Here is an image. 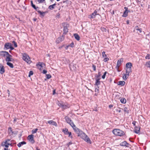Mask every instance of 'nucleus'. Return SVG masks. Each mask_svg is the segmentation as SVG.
<instances>
[{
    "label": "nucleus",
    "instance_id": "09e8293b",
    "mask_svg": "<svg viewBox=\"0 0 150 150\" xmlns=\"http://www.w3.org/2000/svg\"><path fill=\"white\" fill-rule=\"evenodd\" d=\"M109 60V59L108 58H107L106 57H105V59H104V62H106Z\"/></svg>",
    "mask_w": 150,
    "mask_h": 150
},
{
    "label": "nucleus",
    "instance_id": "5fc2aeb1",
    "mask_svg": "<svg viewBox=\"0 0 150 150\" xmlns=\"http://www.w3.org/2000/svg\"><path fill=\"white\" fill-rule=\"evenodd\" d=\"M99 88V87H98V88H96L95 89V91L96 92H98V91H99L98 88Z\"/></svg>",
    "mask_w": 150,
    "mask_h": 150
},
{
    "label": "nucleus",
    "instance_id": "9d476101",
    "mask_svg": "<svg viewBox=\"0 0 150 150\" xmlns=\"http://www.w3.org/2000/svg\"><path fill=\"white\" fill-rule=\"evenodd\" d=\"M33 135L32 134L28 136V139L33 144L35 142V141L33 139Z\"/></svg>",
    "mask_w": 150,
    "mask_h": 150
},
{
    "label": "nucleus",
    "instance_id": "f03ea898",
    "mask_svg": "<svg viewBox=\"0 0 150 150\" xmlns=\"http://www.w3.org/2000/svg\"><path fill=\"white\" fill-rule=\"evenodd\" d=\"M113 134L115 135L122 136L125 134L124 132L122 130L118 129H115L112 131Z\"/></svg>",
    "mask_w": 150,
    "mask_h": 150
},
{
    "label": "nucleus",
    "instance_id": "37998d69",
    "mask_svg": "<svg viewBox=\"0 0 150 150\" xmlns=\"http://www.w3.org/2000/svg\"><path fill=\"white\" fill-rule=\"evenodd\" d=\"M33 74V73L32 71H30L29 72V74L28 75L30 77Z\"/></svg>",
    "mask_w": 150,
    "mask_h": 150
},
{
    "label": "nucleus",
    "instance_id": "cd10ccee",
    "mask_svg": "<svg viewBox=\"0 0 150 150\" xmlns=\"http://www.w3.org/2000/svg\"><path fill=\"white\" fill-rule=\"evenodd\" d=\"M44 64L43 63L39 62L38 64H37V66L40 69L42 67V65Z\"/></svg>",
    "mask_w": 150,
    "mask_h": 150
},
{
    "label": "nucleus",
    "instance_id": "69168bd1",
    "mask_svg": "<svg viewBox=\"0 0 150 150\" xmlns=\"http://www.w3.org/2000/svg\"><path fill=\"white\" fill-rule=\"evenodd\" d=\"M127 24H129V21H127Z\"/></svg>",
    "mask_w": 150,
    "mask_h": 150
},
{
    "label": "nucleus",
    "instance_id": "e2e57ef3",
    "mask_svg": "<svg viewBox=\"0 0 150 150\" xmlns=\"http://www.w3.org/2000/svg\"><path fill=\"white\" fill-rule=\"evenodd\" d=\"M71 144V142H69V143L67 144L68 146H69V145Z\"/></svg>",
    "mask_w": 150,
    "mask_h": 150
},
{
    "label": "nucleus",
    "instance_id": "c9c22d12",
    "mask_svg": "<svg viewBox=\"0 0 150 150\" xmlns=\"http://www.w3.org/2000/svg\"><path fill=\"white\" fill-rule=\"evenodd\" d=\"M74 47V43L73 42H72L71 43L70 45H68V46H67V48L68 47Z\"/></svg>",
    "mask_w": 150,
    "mask_h": 150
},
{
    "label": "nucleus",
    "instance_id": "c756f323",
    "mask_svg": "<svg viewBox=\"0 0 150 150\" xmlns=\"http://www.w3.org/2000/svg\"><path fill=\"white\" fill-rule=\"evenodd\" d=\"M99 79H96V82L95 85H96L98 87L100 84V82L99 81Z\"/></svg>",
    "mask_w": 150,
    "mask_h": 150
},
{
    "label": "nucleus",
    "instance_id": "864d4df0",
    "mask_svg": "<svg viewBox=\"0 0 150 150\" xmlns=\"http://www.w3.org/2000/svg\"><path fill=\"white\" fill-rule=\"evenodd\" d=\"M7 57H9L10 58H12V56L10 54L8 53V54H7Z\"/></svg>",
    "mask_w": 150,
    "mask_h": 150
},
{
    "label": "nucleus",
    "instance_id": "a211bd4d",
    "mask_svg": "<svg viewBox=\"0 0 150 150\" xmlns=\"http://www.w3.org/2000/svg\"><path fill=\"white\" fill-rule=\"evenodd\" d=\"M132 66V64L131 63L128 62L126 64V68H131Z\"/></svg>",
    "mask_w": 150,
    "mask_h": 150
},
{
    "label": "nucleus",
    "instance_id": "bb28decb",
    "mask_svg": "<svg viewBox=\"0 0 150 150\" xmlns=\"http://www.w3.org/2000/svg\"><path fill=\"white\" fill-rule=\"evenodd\" d=\"M6 61L8 62H11L13 61V59L12 58H10L9 57H6Z\"/></svg>",
    "mask_w": 150,
    "mask_h": 150
},
{
    "label": "nucleus",
    "instance_id": "9b49d317",
    "mask_svg": "<svg viewBox=\"0 0 150 150\" xmlns=\"http://www.w3.org/2000/svg\"><path fill=\"white\" fill-rule=\"evenodd\" d=\"M62 131L64 132L65 134H68L69 137H70L71 138H72V136H71V132H69L68 129L65 128V129H63Z\"/></svg>",
    "mask_w": 150,
    "mask_h": 150
},
{
    "label": "nucleus",
    "instance_id": "ddd939ff",
    "mask_svg": "<svg viewBox=\"0 0 150 150\" xmlns=\"http://www.w3.org/2000/svg\"><path fill=\"white\" fill-rule=\"evenodd\" d=\"M5 72L4 66L1 64H0V73L1 74H3Z\"/></svg>",
    "mask_w": 150,
    "mask_h": 150
},
{
    "label": "nucleus",
    "instance_id": "20e7f679",
    "mask_svg": "<svg viewBox=\"0 0 150 150\" xmlns=\"http://www.w3.org/2000/svg\"><path fill=\"white\" fill-rule=\"evenodd\" d=\"M23 59L29 64H30L32 62L29 56L26 53L23 54Z\"/></svg>",
    "mask_w": 150,
    "mask_h": 150
},
{
    "label": "nucleus",
    "instance_id": "0eeeda50",
    "mask_svg": "<svg viewBox=\"0 0 150 150\" xmlns=\"http://www.w3.org/2000/svg\"><path fill=\"white\" fill-rule=\"evenodd\" d=\"M58 105L62 107L64 109H65L67 108H69L70 105L68 104H64L62 103H59L58 104Z\"/></svg>",
    "mask_w": 150,
    "mask_h": 150
},
{
    "label": "nucleus",
    "instance_id": "49530a36",
    "mask_svg": "<svg viewBox=\"0 0 150 150\" xmlns=\"http://www.w3.org/2000/svg\"><path fill=\"white\" fill-rule=\"evenodd\" d=\"M106 72H105L103 74V75L102 76V78L103 79H104L105 78V76L106 74Z\"/></svg>",
    "mask_w": 150,
    "mask_h": 150
},
{
    "label": "nucleus",
    "instance_id": "5701e85b",
    "mask_svg": "<svg viewBox=\"0 0 150 150\" xmlns=\"http://www.w3.org/2000/svg\"><path fill=\"white\" fill-rule=\"evenodd\" d=\"M75 38L77 40H80V37L79 35L76 33H75L74 34V35Z\"/></svg>",
    "mask_w": 150,
    "mask_h": 150
},
{
    "label": "nucleus",
    "instance_id": "680f3d73",
    "mask_svg": "<svg viewBox=\"0 0 150 150\" xmlns=\"http://www.w3.org/2000/svg\"><path fill=\"white\" fill-rule=\"evenodd\" d=\"M55 93V90H54L53 91V94H54Z\"/></svg>",
    "mask_w": 150,
    "mask_h": 150
},
{
    "label": "nucleus",
    "instance_id": "393cba45",
    "mask_svg": "<svg viewBox=\"0 0 150 150\" xmlns=\"http://www.w3.org/2000/svg\"><path fill=\"white\" fill-rule=\"evenodd\" d=\"M128 144L126 141L123 142L120 144V145L123 146H127V145Z\"/></svg>",
    "mask_w": 150,
    "mask_h": 150
},
{
    "label": "nucleus",
    "instance_id": "7c9ffc66",
    "mask_svg": "<svg viewBox=\"0 0 150 150\" xmlns=\"http://www.w3.org/2000/svg\"><path fill=\"white\" fill-rule=\"evenodd\" d=\"M7 64L11 68H13V64L10 62H7Z\"/></svg>",
    "mask_w": 150,
    "mask_h": 150
},
{
    "label": "nucleus",
    "instance_id": "1a4fd4ad",
    "mask_svg": "<svg viewBox=\"0 0 150 150\" xmlns=\"http://www.w3.org/2000/svg\"><path fill=\"white\" fill-rule=\"evenodd\" d=\"M64 33H67L68 31V28L69 27V25L66 23H64Z\"/></svg>",
    "mask_w": 150,
    "mask_h": 150
},
{
    "label": "nucleus",
    "instance_id": "412c9836",
    "mask_svg": "<svg viewBox=\"0 0 150 150\" xmlns=\"http://www.w3.org/2000/svg\"><path fill=\"white\" fill-rule=\"evenodd\" d=\"M56 5V4H54L53 5H51L49 6L48 8L50 10H53L55 8Z\"/></svg>",
    "mask_w": 150,
    "mask_h": 150
},
{
    "label": "nucleus",
    "instance_id": "2f4dec72",
    "mask_svg": "<svg viewBox=\"0 0 150 150\" xmlns=\"http://www.w3.org/2000/svg\"><path fill=\"white\" fill-rule=\"evenodd\" d=\"M70 68L71 69L72 71L75 70L76 69V67H74V65H70Z\"/></svg>",
    "mask_w": 150,
    "mask_h": 150
},
{
    "label": "nucleus",
    "instance_id": "58836bf2",
    "mask_svg": "<svg viewBox=\"0 0 150 150\" xmlns=\"http://www.w3.org/2000/svg\"><path fill=\"white\" fill-rule=\"evenodd\" d=\"M146 65L147 67L150 68V61L146 62Z\"/></svg>",
    "mask_w": 150,
    "mask_h": 150
},
{
    "label": "nucleus",
    "instance_id": "3c124183",
    "mask_svg": "<svg viewBox=\"0 0 150 150\" xmlns=\"http://www.w3.org/2000/svg\"><path fill=\"white\" fill-rule=\"evenodd\" d=\"M120 67L116 65V67H115V68L117 70V71H118L119 72L120 71H119V68Z\"/></svg>",
    "mask_w": 150,
    "mask_h": 150
},
{
    "label": "nucleus",
    "instance_id": "4c0bfd02",
    "mask_svg": "<svg viewBox=\"0 0 150 150\" xmlns=\"http://www.w3.org/2000/svg\"><path fill=\"white\" fill-rule=\"evenodd\" d=\"M122 109L125 112H126L127 113H128V110L127 108L125 107L124 109Z\"/></svg>",
    "mask_w": 150,
    "mask_h": 150
},
{
    "label": "nucleus",
    "instance_id": "338daca9",
    "mask_svg": "<svg viewBox=\"0 0 150 150\" xmlns=\"http://www.w3.org/2000/svg\"><path fill=\"white\" fill-rule=\"evenodd\" d=\"M7 91H8V94L9 95V90H7Z\"/></svg>",
    "mask_w": 150,
    "mask_h": 150
},
{
    "label": "nucleus",
    "instance_id": "aec40b11",
    "mask_svg": "<svg viewBox=\"0 0 150 150\" xmlns=\"http://www.w3.org/2000/svg\"><path fill=\"white\" fill-rule=\"evenodd\" d=\"M123 61V59L122 58H121L118 60L117 62V65L119 67H120L121 65V63Z\"/></svg>",
    "mask_w": 150,
    "mask_h": 150
},
{
    "label": "nucleus",
    "instance_id": "f3484780",
    "mask_svg": "<svg viewBox=\"0 0 150 150\" xmlns=\"http://www.w3.org/2000/svg\"><path fill=\"white\" fill-rule=\"evenodd\" d=\"M13 132L12 131V128L11 127H9L8 129V134L10 135H13Z\"/></svg>",
    "mask_w": 150,
    "mask_h": 150
},
{
    "label": "nucleus",
    "instance_id": "052dcab7",
    "mask_svg": "<svg viewBox=\"0 0 150 150\" xmlns=\"http://www.w3.org/2000/svg\"><path fill=\"white\" fill-rule=\"evenodd\" d=\"M8 147H5V148H4V150H8Z\"/></svg>",
    "mask_w": 150,
    "mask_h": 150
},
{
    "label": "nucleus",
    "instance_id": "a878e982",
    "mask_svg": "<svg viewBox=\"0 0 150 150\" xmlns=\"http://www.w3.org/2000/svg\"><path fill=\"white\" fill-rule=\"evenodd\" d=\"M125 84V82L124 81H120L118 82V84L121 86H124Z\"/></svg>",
    "mask_w": 150,
    "mask_h": 150
},
{
    "label": "nucleus",
    "instance_id": "c03bdc74",
    "mask_svg": "<svg viewBox=\"0 0 150 150\" xmlns=\"http://www.w3.org/2000/svg\"><path fill=\"white\" fill-rule=\"evenodd\" d=\"M96 14H95L94 13H93L91 16V18H94L95 17V16H96Z\"/></svg>",
    "mask_w": 150,
    "mask_h": 150
},
{
    "label": "nucleus",
    "instance_id": "473e14b6",
    "mask_svg": "<svg viewBox=\"0 0 150 150\" xmlns=\"http://www.w3.org/2000/svg\"><path fill=\"white\" fill-rule=\"evenodd\" d=\"M120 101L122 103H126V100L124 98H122L120 99Z\"/></svg>",
    "mask_w": 150,
    "mask_h": 150
},
{
    "label": "nucleus",
    "instance_id": "774afa93",
    "mask_svg": "<svg viewBox=\"0 0 150 150\" xmlns=\"http://www.w3.org/2000/svg\"><path fill=\"white\" fill-rule=\"evenodd\" d=\"M16 121V119H14V121Z\"/></svg>",
    "mask_w": 150,
    "mask_h": 150
},
{
    "label": "nucleus",
    "instance_id": "bf43d9fd",
    "mask_svg": "<svg viewBox=\"0 0 150 150\" xmlns=\"http://www.w3.org/2000/svg\"><path fill=\"white\" fill-rule=\"evenodd\" d=\"M109 107L110 108H111L113 107V105H110Z\"/></svg>",
    "mask_w": 150,
    "mask_h": 150
},
{
    "label": "nucleus",
    "instance_id": "f8f14e48",
    "mask_svg": "<svg viewBox=\"0 0 150 150\" xmlns=\"http://www.w3.org/2000/svg\"><path fill=\"white\" fill-rule=\"evenodd\" d=\"M8 54V52L5 51H1L0 52V55L4 57H7V54Z\"/></svg>",
    "mask_w": 150,
    "mask_h": 150
},
{
    "label": "nucleus",
    "instance_id": "2eb2a0df",
    "mask_svg": "<svg viewBox=\"0 0 150 150\" xmlns=\"http://www.w3.org/2000/svg\"><path fill=\"white\" fill-rule=\"evenodd\" d=\"M48 123L50 124L55 126H57V124L56 122L52 120H49L48 121Z\"/></svg>",
    "mask_w": 150,
    "mask_h": 150
},
{
    "label": "nucleus",
    "instance_id": "a18cd8bd",
    "mask_svg": "<svg viewBox=\"0 0 150 150\" xmlns=\"http://www.w3.org/2000/svg\"><path fill=\"white\" fill-rule=\"evenodd\" d=\"M46 76L47 78V79H49L51 77V76L50 74H47Z\"/></svg>",
    "mask_w": 150,
    "mask_h": 150
},
{
    "label": "nucleus",
    "instance_id": "7ed1b4c3",
    "mask_svg": "<svg viewBox=\"0 0 150 150\" xmlns=\"http://www.w3.org/2000/svg\"><path fill=\"white\" fill-rule=\"evenodd\" d=\"M65 119L66 120V121L71 126L74 130L77 127L69 117L67 116H66L65 117Z\"/></svg>",
    "mask_w": 150,
    "mask_h": 150
},
{
    "label": "nucleus",
    "instance_id": "6ab92c4d",
    "mask_svg": "<svg viewBox=\"0 0 150 150\" xmlns=\"http://www.w3.org/2000/svg\"><path fill=\"white\" fill-rule=\"evenodd\" d=\"M140 129L139 127H135V129L134 130V132L137 134L139 133Z\"/></svg>",
    "mask_w": 150,
    "mask_h": 150
},
{
    "label": "nucleus",
    "instance_id": "4be33fe9",
    "mask_svg": "<svg viewBox=\"0 0 150 150\" xmlns=\"http://www.w3.org/2000/svg\"><path fill=\"white\" fill-rule=\"evenodd\" d=\"M126 72L127 73L130 74L132 72L131 68H126Z\"/></svg>",
    "mask_w": 150,
    "mask_h": 150
},
{
    "label": "nucleus",
    "instance_id": "8fccbe9b",
    "mask_svg": "<svg viewBox=\"0 0 150 150\" xmlns=\"http://www.w3.org/2000/svg\"><path fill=\"white\" fill-rule=\"evenodd\" d=\"M45 0H38V1L39 3H42Z\"/></svg>",
    "mask_w": 150,
    "mask_h": 150
},
{
    "label": "nucleus",
    "instance_id": "39448f33",
    "mask_svg": "<svg viewBox=\"0 0 150 150\" xmlns=\"http://www.w3.org/2000/svg\"><path fill=\"white\" fill-rule=\"evenodd\" d=\"M10 49L11 50L14 49V48L12 46V44L9 42L6 43L4 48V50H7Z\"/></svg>",
    "mask_w": 150,
    "mask_h": 150
},
{
    "label": "nucleus",
    "instance_id": "ea45409f",
    "mask_svg": "<svg viewBox=\"0 0 150 150\" xmlns=\"http://www.w3.org/2000/svg\"><path fill=\"white\" fill-rule=\"evenodd\" d=\"M102 56L103 57H107V55L105 54V52L104 51H103L102 53Z\"/></svg>",
    "mask_w": 150,
    "mask_h": 150
},
{
    "label": "nucleus",
    "instance_id": "79ce46f5",
    "mask_svg": "<svg viewBox=\"0 0 150 150\" xmlns=\"http://www.w3.org/2000/svg\"><path fill=\"white\" fill-rule=\"evenodd\" d=\"M13 44L14 45V46L15 47H17V46L16 43L14 41H13L12 42Z\"/></svg>",
    "mask_w": 150,
    "mask_h": 150
},
{
    "label": "nucleus",
    "instance_id": "de8ad7c7",
    "mask_svg": "<svg viewBox=\"0 0 150 150\" xmlns=\"http://www.w3.org/2000/svg\"><path fill=\"white\" fill-rule=\"evenodd\" d=\"M101 30L103 32H105L106 30V29L104 27H101Z\"/></svg>",
    "mask_w": 150,
    "mask_h": 150
},
{
    "label": "nucleus",
    "instance_id": "c85d7f7f",
    "mask_svg": "<svg viewBox=\"0 0 150 150\" xmlns=\"http://www.w3.org/2000/svg\"><path fill=\"white\" fill-rule=\"evenodd\" d=\"M135 30L138 31L140 33H141L142 32V29L141 28H139L138 26V25L135 26Z\"/></svg>",
    "mask_w": 150,
    "mask_h": 150
},
{
    "label": "nucleus",
    "instance_id": "f257e3e1",
    "mask_svg": "<svg viewBox=\"0 0 150 150\" xmlns=\"http://www.w3.org/2000/svg\"><path fill=\"white\" fill-rule=\"evenodd\" d=\"M74 131L78 134V136L80 137L82 139L87 143L91 144V142L90 138L82 131L77 128Z\"/></svg>",
    "mask_w": 150,
    "mask_h": 150
},
{
    "label": "nucleus",
    "instance_id": "603ef678",
    "mask_svg": "<svg viewBox=\"0 0 150 150\" xmlns=\"http://www.w3.org/2000/svg\"><path fill=\"white\" fill-rule=\"evenodd\" d=\"M146 59H150L149 57V54H148L146 56Z\"/></svg>",
    "mask_w": 150,
    "mask_h": 150
},
{
    "label": "nucleus",
    "instance_id": "6e6d98bb",
    "mask_svg": "<svg viewBox=\"0 0 150 150\" xmlns=\"http://www.w3.org/2000/svg\"><path fill=\"white\" fill-rule=\"evenodd\" d=\"M92 67H93V70L95 71L96 70V67L94 65H93Z\"/></svg>",
    "mask_w": 150,
    "mask_h": 150
},
{
    "label": "nucleus",
    "instance_id": "72a5a7b5",
    "mask_svg": "<svg viewBox=\"0 0 150 150\" xmlns=\"http://www.w3.org/2000/svg\"><path fill=\"white\" fill-rule=\"evenodd\" d=\"M38 12L41 16H44V15L45 13L43 12H41L40 11H38Z\"/></svg>",
    "mask_w": 150,
    "mask_h": 150
},
{
    "label": "nucleus",
    "instance_id": "a19ab883",
    "mask_svg": "<svg viewBox=\"0 0 150 150\" xmlns=\"http://www.w3.org/2000/svg\"><path fill=\"white\" fill-rule=\"evenodd\" d=\"M121 109L120 108H118L117 109H116V111L117 112H118L119 113L121 112L122 111Z\"/></svg>",
    "mask_w": 150,
    "mask_h": 150
},
{
    "label": "nucleus",
    "instance_id": "e433bc0d",
    "mask_svg": "<svg viewBox=\"0 0 150 150\" xmlns=\"http://www.w3.org/2000/svg\"><path fill=\"white\" fill-rule=\"evenodd\" d=\"M31 5H32V7L33 8L35 9L36 10L37 8L36 7L35 5L33 4V2L32 1H31Z\"/></svg>",
    "mask_w": 150,
    "mask_h": 150
},
{
    "label": "nucleus",
    "instance_id": "13d9d810",
    "mask_svg": "<svg viewBox=\"0 0 150 150\" xmlns=\"http://www.w3.org/2000/svg\"><path fill=\"white\" fill-rule=\"evenodd\" d=\"M42 72L43 74H45L47 72V71L45 70H44Z\"/></svg>",
    "mask_w": 150,
    "mask_h": 150
},
{
    "label": "nucleus",
    "instance_id": "b1692460",
    "mask_svg": "<svg viewBox=\"0 0 150 150\" xmlns=\"http://www.w3.org/2000/svg\"><path fill=\"white\" fill-rule=\"evenodd\" d=\"M26 144V142L24 141H23L22 142H21L19 143L18 144L17 146L19 147H21L22 145L25 144Z\"/></svg>",
    "mask_w": 150,
    "mask_h": 150
},
{
    "label": "nucleus",
    "instance_id": "4468645a",
    "mask_svg": "<svg viewBox=\"0 0 150 150\" xmlns=\"http://www.w3.org/2000/svg\"><path fill=\"white\" fill-rule=\"evenodd\" d=\"M64 39V37L63 36H62L58 38L56 42L57 43H59L60 42H62Z\"/></svg>",
    "mask_w": 150,
    "mask_h": 150
},
{
    "label": "nucleus",
    "instance_id": "dca6fc26",
    "mask_svg": "<svg viewBox=\"0 0 150 150\" xmlns=\"http://www.w3.org/2000/svg\"><path fill=\"white\" fill-rule=\"evenodd\" d=\"M129 74H127V72H126V73L125 74H123V79L125 81L127 79V78L128 76H129Z\"/></svg>",
    "mask_w": 150,
    "mask_h": 150
},
{
    "label": "nucleus",
    "instance_id": "0e129e2a",
    "mask_svg": "<svg viewBox=\"0 0 150 150\" xmlns=\"http://www.w3.org/2000/svg\"><path fill=\"white\" fill-rule=\"evenodd\" d=\"M135 122H133L132 124H133V125H135Z\"/></svg>",
    "mask_w": 150,
    "mask_h": 150
},
{
    "label": "nucleus",
    "instance_id": "4d7b16f0",
    "mask_svg": "<svg viewBox=\"0 0 150 150\" xmlns=\"http://www.w3.org/2000/svg\"><path fill=\"white\" fill-rule=\"evenodd\" d=\"M94 13L96 14V15H98V14L97 13V10H95L94 12Z\"/></svg>",
    "mask_w": 150,
    "mask_h": 150
},
{
    "label": "nucleus",
    "instance_id": "6e6552de",
    "mask_svg": "<svg viewBox=\"0 0 150 150\" xmlns=\"http://www.w3.org/2000/svg\"><path fill=\"white\" fill-rule=\"evenodd\" d=\"M124 9H125V11H124L122 16L123 17H126L128 15V13L130 12V11L128 10V8L127 7H125Z\"/></svg>",
    "mask_w": 150,
    "mask_h": 150
},
{
    "label": "nucleus",
    "instance_id": "423d86ee",
    "mask_svg": "<svg viewBox=\"0 0 150 150\" xmlns=\"http://www.w3.org/2000/svg\"><path fill=\"white\" fill-rule=\"evenodd\" d=\"M10 142V139H7L5 142H3L2 143V146L5 147H8L9 145H11V144Z\"/></svg>",
    "mask_w": 150,
    "mask_h": 150
},
{
    "label": "nucleus",
    "instance_id": "f704fd0d",
    "mask_svg": "<svg viewBox=\"0 0 150 150\" xmlns=\"http://www.w3.org/2000/svg\"><path fill=\"white\" fill-rule=\"evenodd\" d=\"M38 130V129L37 128H36L35 129L32 130V134H35L37 132Z\"/></svg>",
    "mask_w": 150,
    "mask_h": 150
}]
</instances>
